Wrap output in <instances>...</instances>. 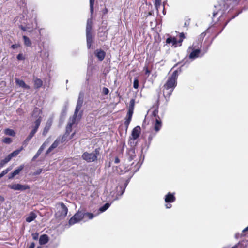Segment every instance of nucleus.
Masks as SVG:
<instances>
[{"mask_svg": "<svg viewBox=\"0 0 248 248\" xmlns=\"http://www.w3.org/2000/svg\"><path fill=\"white\" fill-rule=\"evenodd\" d=\"M100 148H96L92 153L84 152L82 155V158L87 162H95L100 155Z\"/></svg>", "mask_w": 248, "mask_h": 248, "instance_id": "obj_1", "label": "nucleus"}, {"mask_svg": "<svg viewBox=\"0 0 248 248\" xmlns=\"http://www.w3.org/2000/svg\"><path fill=\"white\" fill-rule=\"evenodd\" d=\"M188 49H191L192 50L189 55V59L192 60L203 57L207 52V50L202 51L200 50L199 47L196 48L193 46H189Z\"/></svg>", "mask_w": 248, "mask_h": 248, "instance_id": "obj_2", "label": "nucleus"}, {"mask_svg": "<svg viewBox=\"0 0 248 248\" xmlns=\"http://www.w3.org/2000/svg\"><path fill=\"white\" fill-rule=\"evenodd\" d=\"M84 213L82 211H78L72 217L70 218L68 221L69 225H73L78 223L84 218Z\"/></svg>", "mask_w": 248, "mask_h": 248, "instance_id": "obj_3", "label": "nucleus"}, {"mask_svg": "<svg viewBox=\"0 0 248 248\" xmlns=\"http://www.w3.org/2000/svg\"><path fill=\"white\" fill-rule=\"evenodd\" d=\"M84 93L83 91H80L79 93L78 100L77 103L76 108L74 111V115L78 116V113L81 109L84 100Z\"/></svg>", "mask_w": 248, "mask_h": 248, "instance_id": "obj_4", "label": "nucleus"}, {"mask_svg": "<svg viewBox=\"0 0 248 248\" xmlns=\"http://www.w3.org/2000/svg\"><path fill=\"white\" fill-rule=\"evenodd\" d=\"M184 37V34L183 33H181L180 34V39L178 41L176 40V39L175 37H170L166 39V43L167 44L171 43L172 46H174V47H176L177 46L178 43L180 44V46L181 45V43Z\"/></svg>", "mask_w": 248, "mask_h": 248, "instance_id": "obj_5", "label": "nucleus"}, {"mask_svg": "<svg viewBox=\"0 0 248 248\" xmlns=\"http://www.w3.org/2000/svg\"><path fill=\"white\" fill-rule=\"evenodd\" d=\"M61 205L62 210L56 213V216L59 218H64L67 215L68 208L63 202L59 203Z\"/></svg>", "mask_w": 248, "mask_h": 248, "instance_id": "obj_6", "label": "nucleus"}, {"mask_svg": "<svg viewBox=\"0 0 248 248\" xmlns=\"http://www.w3.org/2000/svg\"><path fill=\"white\" fill-rule=\"evenodd\" d=\"M8 187L15 190L24 191L30 189V186L27 185H21L20 184H15L13 185H9Z\"/></svg>", "mask_w": 248, "mask_h": 248, "instance_id": "obj_7", "label": "nucleus"}, {"mask_svg": "<svg viewBox=\"0 0 248 248\" xmlns=\"http://www.w3.org/2000/svg\"><path fill=\"white\" fill-rule=\"evenodd\" d=\"M78 116L73 114V116L69 119V121L66 127L65 135H69L72 131V126L75 124Z\"/></svg>", "mask_w": 248, "mask_h": 248, "instance_id": "obj_8", "label": "nucleus"}, {"mask_svg": "<svg viewBox=\"0 0 248 248\" xmlns=\"http://www.w3.org/2000/svg\"><path fill=\"white\" fill-rule=\"evenodd\" d=\"M42 121V118L41 117H39L35 122V126L33 127L32 130L31 131L29 135L28 136V137L30 138L31 139L34 136L35 134L38 130L39 127L40 125V124Z\"/></svg>", "mask_w": 248, "mask_h": 248, "instance_id": "obj_9", "label": "nucleus"}, {"mask_svg": "<svg viewBox=\"0 0 248 248\" xmlns=\"http://www.w3.org/2000/svg\"><path fill=\"white\" fill-rule=\"evenodd\" d=\"M176 78H169L166 83L164 85L163 88H167L174 90L177 85Z\"/></svg>", "mask_w": 248, "mask_h": 248, "instance_id": "obj_10", "label": "nucleus"}, {"mask_svg": "<svg viewBox=\"0 0 248 248\" xmlns=\"http://www.w3.org/2000/svg\"><path fill=\"white\" fill-rule=\"evenodd\" d=\"M141 133V128L140 126H137L136 127H134L131 133V137H130L129 141L133 140H135L137 139Z\"/></svg>", "mask_w": 248, "mask_h": 248, "instance_id": "obj_11", "label": "nucleus"}, {"mask_svg": "<svg viewBox=\"0 0 248 248\" xmlns=\"http://www.w3.org/2000/svg\"><path fill=\"white\" fill-rule=\"evenodd\" d=\"M133 110L128 109V112L126 115V117L125 118V121L124 122V125L125 126L126 130H127L130 123L131 121L132 115L133 113Z\"/></svg>", "mask_w": 248, "mask_h": 248, "instance_id": "obj_12", "label": "nucleus"}, {"mask_svg": "<svg viewBox=\"0 0 248 248\" xmlns=\"http://www.w3.org/2000/svg\"><path fill=\"white\" fill-rule=\"evenodd\" d=\"M162 121L159 117L155 118V123L154 124V129L155 133L158 132L162 127Z\"/></svg>", "mask_w": 248, "mask_h": 248, "instance_id": "obj_13", "label": "nucleus"}, {"mask_svg": "<svg viewBox=\"0 0 248 248\" xmlns=\"http://www.w3.org/2000/svg\"><path fill=\"white\" fill-rule=\"evenodd\" d=\"M176 197L174 196V193L168 192L165 196V201L166 203H172L175 202Z\"/></svg>", "mask_w": 248, "mask_h": 248, "instance_id": "obj_14", "label": "nucleus"}, {"mask_svg": "<svg viewBox=\"0 0 248 248\" xmlns=\"http://www.w3.org/2000/svg\"><path fill=\"white\" fill-rule=\"evenodd\" d=\"M116 170L117 173L120 174H124L130 170V169L128 167H125L124 165H120L119 166H117Z\"/></svg>", "mask_w": 248, "mask_h": 248, "instance_id": "obj_15", "label": "nucleus"}, {"mask_svg": "<svg viewBox=\"0 0 248 248\" xmlns=\"http://www.w3.org/2000/svg\"><path fill=\"white\" fill-rule=\"evenodd\" d=\"M158 108H159V101L157 102L156 104L153 105V107L150 108V110L153 109L152 112V116L156 118L159 117L158 114Z\"/></svg>", "mask_w": 248, "mask_h": 248, "instance_id": "obj_16", "label": "nucleus"}, {"mask_svg": "<svg viewBox=\"0 0 248 248\" xmlns=\"http://www.w3.org/2000/svg\"><path fill=\"white\" fill-rule=\"evenodd\" d=\"M95 55L100 61H102L105 56V52L101 50L97 49L95 52Z\"/></svg>", "mask_w": 248, "mask_h": 248, "instance_id": "obj_17", "label": "nucleus"}, {"mask_svg": "<svg viewBox=\"0 0 248 248\" xmlns=\"http://www.w3.org/2000/svg\"><path fill=\"white\" fill-rule=\"evenodd\" d=\"M127 155L129 156L128 160L129 161H132L134 159L136 156L135 150L133 148H131L128 149L127 151Z\"/></svg>", "mask_w": 248, "mask_h": 248, "instance_id": "obj_18", "label": "nucleus"}, {"mask_svg": "<svg viewBox=\"0 0 248 248\" xmlns=\"http://www.w3.org/2000/svg\"><path fill=\"white\" fill-rule=\"evenodd\" d=\"M59 144V140H56L51 146L47 149L46 154H48L51 152L55 148H57Z\"/></svg>", "mask_w": 248, "mask_h": 248, "instance_id": "obj_19", "label": "nucleus"}, {"mask_svg": "<svg viewBox=\"0 0 248 248\" xmlns=\"http://www.w3.org/2000/svg\"><path fill=\"white\" fill-rule=\"evenodd\" d=\"M173 91V90L167 89V88H163V96L166 99L169 98Z\"/></svg>", "mask_w": 248, "mask_h": 248, "instance_id": "obj_20", "label": "nucleus"}, {"mask_svg": "<svg viewBox=\"0 0 248 248\" xmlns=\"http://www.w3.org/2000/svg\"><path fill=\"white\" fill-rule=\"evenodd\" d=\"M39 243L41 245H45L48 241V237L46 234L41 235L39 238Z\"/></svg>", "mask_w": 248, "mask_h": 248, "instance_id": "obj_21", "label": "nucleus"}, {"mask_svg": "<svg viewBox=\"0 0 248 248\" xmlns=\"http://www.w3.org/2000/svg\"><path fill=\"white\" fill-rule=\"evenodd\" d=\"M37 217V216L35 213L33 212H31L30 213L28 217H27L26 218V221L27 222H31L34 220L36 217Z\"/></svg>", "mask_w": 248, "mask_h": 248, "instance_id": "obj_22", "label": "nucleus"}, {"mask_svg": "<svg viewBox=\"0 0 248 248\" xmlns=\"http://www.w3.org/2000/svg\"><path fill=\"white\" fill-rule=\"evenodd\" d=\"M87 46L88 49H90L92 43V33H86Z\"/></svg>", "mask_w": 248, "mask_h": 248, "instance_id": "obj_23", "label": "nucleus"}, {"mask_svg": "<svg viewBox=\"0 0 248 248\" xmlns=\"http://www.w3.org/2000/svg\"><path fill=\"white\" fill-rule=\"evenodd\" d=\"M51 126V122H47L46 124L45 127L44 128V130L42 132V135L43 136H46L47 133H48V131L50 129V127Z\"/></svg>", "mask_w": 248, "mask_h": 248, "instance_id": "obj_24", "label": "nucleus"}, {"mask_svg": "<svg viewBox=\"0 0 248 248\" xmlns=\"http://www.w3.org/2000/svg\"><path fill=\"white\" fill-rule=\"evenodd\" d=\"M92 20L91 19H88L86 25V33H92Z\"/></svg>", "mask_w": 248, "mask_h": 248, "instance_id": "obj_25", "label": "nucleus"}, {"mask_svg": "<svg viewBox=\"0 0 248 248\" xmlns=\"http://www.w3.org/2000/svg\"><path fill=\"white\" fill-rule=\"evenodd\" d=\"M16 82L20 87L26 89H29V86L27 85L24 81L22 80L16 78Z\"/></svg>", "mask_w": 248, "mask_h": 248, "instance_id": "obj_26", "label": "nucleus"}, {"mask_svg": "<svg viewBox=\"0 0 248 248\" xmlns=\"http://www.w3.org/2000/svg\"><path fill=\"white\" fill-rule=\"evenodd\" d=\"M23 147H21L19 149L13 151L12 153L8 155L10 157L11 159H12V157L17 156L20 153V152L23 150Z\"/></svg>", "mask_w": 248, "mask_h": 248, "instance_id": "obj_27", "label": "nucleus"}, {"mask_svg": "<svg viewBox=\"0 0 248 248\" xmlns=\"http://www.w3.org/2000/svg\"><path fill=\"white\" fill-rule=\"evenodd\" d=\"M43 85V81L40 78H36L34 81V86L35 88H39Z\"/></svg>", "mask_w": 248, "mask_h": 248, "instance_id": "obj_28", "label": "nucleus"}, {"mask_svg": "<svg viewBox=\"0 0 248 248\" xmlns=\"http://www.w3.org/2000/svg\"><path fill=\"white\" fill-rule=\"evenodd\" d=\"M10 157L8 155L6 156L4 159L1 160L0 161V167L2 168L4 166V165H5L7 163H8L9 161L11 160Z\"/></svg>", "mask_w": 248, "mask_h": 248, "instance_id": "obj_29", "label": "nucleus"}, {"mask_svg": "<svg viewBox=\"0 0 248 248\" xmlns=\"http://www.w3.org/2000/svg\"><path fill=\"white\" fill-rule=\"evenodd\" d=\"M4 134L6 135L15 136L16 135V132L13 129L6 128L4 130Z\"/></svg>", "mask_w": 248, "mask_h": 248, "instance_id": "obj_30", "label": "nucleus"}, {"mask_svg": "<svg viewBox=\"0 0 248 248\" xmlns=\"http://www.w3.org/2000/svg\"><path fill=\"white\" fill-rule=\"evenodd\" d=\"M23 39L24 40V45L26 46H31V42L29 37H28L26 36H23Z\"/></svg>", "mask_w": 248, "mask_h": 248, "instance_id": "obj_31", "label": "nucleus"}, {"mask_svg": "<svg viewBox=\"0 0 248 248\" xmlns=\"http://www.w3.org/2000/svg\"><path fill=\"white\" fill-rule=\"evenodd\" d=\"M24 167V165H21L18 167V168L16 169L13 173L16 176L20 173V172L23 169Z\"/></svg>", "mask_w": 248, "mask_h": 248, "instance_id": "obj_32", "label": "nucleus"}, {"mask_svg": "<svg viewBox=\"0 0 248 248\" xmlns=\"http://www.w3.org/2000/svg\"><path fill=\"white\" fill-rule=\"evenodd\" d=\"M20 28L24 31H31L33 28V27H28L27 26H24L23 25L20 26Z\"/></svg>", "mask_w": 248, "mask_h": 248, "instance_id": "obj_33", "label": "nucleus"}, {"mask_svg": "<svg viewBox=\"0 0 248 248\" xmlns=\"http://www.w3.org/2000/svg\"><path fill=\"white\" fill-rule=\"evenodd\" d=\"M109 206H110V204L108 203H106L103 206L99 208V211L101 212H104L107 209H108Z\"/></svg>", "mask_w": 248, "mask_h": 248, "instance_id": "obj_34", "label": "nucleus"}, {"mask_svg": "<svg viewBox=\"0 0 248 248\" xmlns=\"http://www.w3.org/2000/svg\"><path fill=\"white\" fill-rule=\"evenodd\" d=\"M49 144V141L48 140H46L43 144L41 146L40 148L38 149L41 152H43L44 149L46 148V147Z\"/></svg>", "mask_w": 248, "mask_h": 248, "instance_id": "obj_35", "label": "nucleus"}, {"mask_svg": "<svg viewBox=\"0 0 248 248\" xmlns=\"http://www.w3.org/2000/svg\"><path fill=\"white\" fill-rule=\"evenodd\" d=\"M49 144V141L48 140H46L43 144L41 146L40 148L38 149L41 152H43L44 149L46 148V147Z\"/></svg>", "mask_w": 248, "mask_h": 248, "instance_id": "obj_36", "label": "nucleus"}, {"mask_svg": "<svg viewBox=\"0 0 248 248\" xmlns=\"http://www.w3.org/2000/svg\"><path fill=\"white\" fill-rule=\"evenodd\" d=\"M49 144V141L48 140H46L43 144L41 146L40 148L38 149L41 152H43L44 149L46 148V147Z\"/></svg>", "mask_w": 248, "mask_h": 248, "instance_id": "obj_37", "label": "nucleus"}, {"mask_svg": "<svg viewBox=\"0 0 248 248\" xmlns=\"http://www.w3.org/2000/svg\"><path fill=\"white\" fill-rule=\"evenodd\" d=\"M49 144V141L48 140H46L43 144L41 146L40 148L38 149L41 152H43L44 149L46 148V147Z\"/></svg>", "mask_w": 248, "mask_h": 248, "instance_id": "obj_38", "label": "nucleus"}, {"mask_svg": "<svg viewBox=\"0 0 248 248\" xmlns=\"http://www.w3.org/2000/svg\"><path fill=\"white\" fill-rule=\"evenodd\" d=\"M154 0L155 1V7L156 10L158 12L159 10V8L161 6V0Z\"/></svg>", "mask_w": 248, "mask_h": 248, "instance_id": "obj_39", "label": "nucleus"}, {"mask_svg": "<svg viewBox=\"0 0 248 248\" xmlns=\"http://www.w3.org/2000/svg\"><path fill=\"white\" fill-rule=\"evenodd\" d=\"M95 0H90V12L91 15L93 13V5Z\"/></svg>", "mask_w": 248, "mask_h": 248, "instance_id": "obj_40", "label": "nucleus"}, {"mask_svg": "<svg viewBox=\"0 0 248 248\" xmlns=\"http://www.w3.org/2000/svg\"><path fill=\"white\" fill-rule=\"evenodd\" d=\"M135 105V100L134 99H132L129 103V107L128 109L133 110L134 108Z\"/></svg>", "mask_w": 248, "mask_h": 248, "instance_id": "obj_41", "label": "nucleus"}, {"mask_svg": "<svg viewBox=\"0 0 248 248\" xmlns=\"http://www.w3.org/2000/svg\"><path fill=\"white\" fill-rule=\"evenodd\" d=\"M2 141L6 144H10L12 141V140L10 138L6 137L2 140Z\"/></svg>", "mask_w": 248, "mask_h": 248, "instance_id": "obj_42", "label": "nucleus"}, {"mask_svg": "<svg viewBox=\"0 0 248 248\" xmlns=\"http://www.w3.org/2000/svg\"><path fill=\"white\" fill-rule=\"evenodd\" d=\"M156 134V133H151L148 138V144H150L151 142H152V140L153 139V138L155 136Z\"/></svg>", "mask_w": 248, "mask_h": 248, "instance_id": "obj_43", "label": "nucleus"}, {"mask_svg": "<svg viewBox=\"0 0 248 248\" xmlns=\"http://www.w3.org/2000/svg\"><path fill=\"white\" fill-rule=\"evenodd\" d=\"M84 216L87 217L89 219H91L95 216L93 213L87 212L86 213H84Z\"/></svg>", "mask_w": 248, "mask_h": 248, "instance_id": "obj_44", "label": "nucleus"}, {"mask_svg": "<svg viewBox=\"0 0 248 248\" xmlns=\"http://www.w3.org/2000/svg\"><path fill=\"white\" fill-rule=\"evenodd\" d=\"M133 87L135 89H138L139 87V80L138 78H135V80L134 81L133 83Z\"/></svg>", "mask_w": 248, "mask_h": 248, "instance_id": "obj_45", "label": "nucleus"}, {"mask_svg": "<svg viewBox=\"0 0 248 248\" xmlns=\"http://www.w3.org/2000/svg\"><path fill=\"white\" fill-rule=\"evenodd\" d=\"M11 170V168H8L6 169L3 170L0 173V174L3 176L4 175H6Z\"/></svg>", "mask_w": 248, "mask_h": 248, "instance_id": "obj_46", "label": "nucleus"}, {"mask_svg": "<svg viewBox=\"0 0 248 248\" xmlns=\"http://www.w3.org/2000/svg\"><path fill=\"white\" fill-rule=\"evenodd\" d=\"M16 112L19 115H22L24 113L23 109L20 108H19L17 109Z\"/></svg>", "mask_w": 248, "mask_h": 248, "instance_id": "obj_47", "label": "nucleus"}, {"mask_svg": "<svg viewBox=\"0 0 248 248\" xmlns=\"http://www.w3.org/2000/svg\"><path fill=\"white\" fill-rule=\"evenodd\" d=\"M31 235L33 240H37L38 239L39 233L38 232L33 233Z\"/></svg>", "mask_w": 248, "mask_h": 248, "instance_id": "obj_48", "label": "nucleus"}, {"mask_svg": "<svg viewBox=\"0 0 248 248\" xmlns=\"http://www.w3.org/2000/svg\"><path fill=\"white\" fill-rule=\"evenodd\" d=\"M180 72V70H175L171 76V78H176L179 76L178 73Z\"/></svg>", "mask_w": 248, "mask_h": 248, "instance_id": "obj_49", "label": "nucleus"}, {"mask_svg": "<svg viewBox=\"0 0 248 248\" xmlns=\"http://www.w3.org/2000/svg\"><path fill=\"white\" fill-rule=\"evenodd\" d=\"M102 93L104 95H108L109 93V90L106 87H103L102 89Z\"/></svg>", "mask_w": 248, "mask_h": 248, "instance_id": "obj_50", "label": "nucleus"}, {"mask_svg": "<svg viewBox=\"0 0 248 248\" xmlns=\"http://www.w3.org/2000/svg\"><path fill=\"white\" fill-rule=\"evenodd\" d=\"M42 169H38L33 173V175H38L42 172Z\"/></svg>", "mask_w": 248, "mask_h": 248, "instance_id": "obj_51", "label": "nucleus"}, {"mask_svg": "<svg viewBox=\"0 0 248 248\" xmlns=\"http://www.w3.org/2000/svg\"><path fill=\"white\" fill-rule=\"evenodd\" d=\"M17 59L18 60H24L25 58L22 53H19L17 56Z\"/></svg>", "mask_w": 248, "mask_h": 248, "instance_id": "obj_52", "label": "nucleus"}, {"mask_svg": "<svg viewBox=\"0 0 248 248\" xmlns=\"http://www.w3.org/2000/svg\"><path fill=\"white\" fill-rule=\"evenodd\" d=\"M30 140L31 139L27 137L26 139L24 140L23 143V145L26 146Z\"/></svg>", "mask_w": 248, "mask_h": 248, "instance_id": "obj_53", "label": "nucleus"}, {"mask_svg": "<svg viewBox=\"0 0 248 248\" xmlns=\"http://www.w3.org/2000/svg\"><path fill=\"white\" fill-rule=\"evenodd\" d=\"M30 140L31 139L27 137L26 139L24 140L23 143V145L26 146Z\"/></svg>", "mask_w": 248, "mask_h": 248, "instance_id": "obj_54", "label": "nucleus"}, {"mask_svg": "<svg viewBox=\"0 0 248 248\" xmlns=\"http://www.w3.org/2000/svg\"><path fill=\"white\" fill-rule=\"evenodd\" d=\"M245 232H247V234H248V226L243 230L242 235L243 236L246 235L247 233H245Z\"/></svg>", "mask_w": 248, "mask_h": 248, "instance_id": "obj_55", "label": "nucleus"}, {"mask_svg": "<svg viewBox=\"0 0 248 248\" xmlns=\"http://www.w3.org/2000/svg\"><path fill=\"white\" fill-rule=\"evenodd\" d=\"M114 162L115 164L119 163L120 162V159L119 157L118 156H116L114 158Z\"/></svg>", "mask_w": 248, "mask_h": 248, "instance_id": "obj_56", "label": "nucleus"}, {"mask_svg": "<svg viewBox=\"0 0 248 248\" xmlns=\"http://www.w3.org/2000/svg\"><path fill=\"white\" fill-rule=\"evenodd\" d=\"M18 46H19V45L16 44H13V45H12L11 46V47H12V48H13V49H16V48H18Z\"/></svg>", "mask_w": 248, "mask_h": 248, "instance_id": "obj_57", "label": "nucleus"}, {"mask_svg": "<svg viewBox=\"0 0 248 248\" xmlns=\"http://www.w3.org/2000/svg\"><path fill=\"white\" fill-rule=\"evenodd\" d=\"M15 176L16 175L12 172L9 175L8 178L9 179H13Z\"/></svg>", "mask_w": 248, "mask_h": 248, "instance_id": "obj_58", "label": "nucleus"}, {"mask_svg": "<svg viewBox=\"0 0 248 248\" xmlns=\"http://www.w3.org/2000/svg\"><path fill=\"white\" fill-rule=\"evenodd\" d=\"M35 244L34 242H32L29 246L28 248H34Z\"/></svg>", "mask_w": 248, "mask_h": 248, "instance_id": "obj_59", "label": "nucleus"}, {"mask_svg": "<svg viewBox=\"0 0 248 248\" xmlns=\"http://www.w3.org/2000/svg\"><path fill=\"white\" fill-rule=\"evenodd\" d=\"M39 156V155L36 154L33 157L32 159V161H34L35 160V159H36L37 158H38Z\"/></svg>", "mask_w": 248, "mask_h": 248, "instance_id": "obj_60", "label": "nucleus"}, {"mask_svg": "<svg viewBox=\"0 0 248 248\" xmlns=\"http://www.w3.org/2000/svg\"><path fill=\"white\" fill-rule=\"evenodd\" d=\"M172 205L170 203H168V204H166V207L167 208H170Z\"/></svg>", "mask_w": 248, "mask_h": 248, "instance_id": "obj_61", "label": "nucleus"}, {"mask_svg": "<svg viewBox=\"0 0 248 248\" xmlns=\"http://www.w3.org/2000/svg\"><path fill=\"white\" fill-rule=\"evenodd\" d=\"M4 201V198L3 196L0 195V201L3 202Z\"/></svg>", "mask_w": 248, "mask_h": 248, "instance_id": "obj_62", "label": "nucleus"}, {"mask_svg": "<svg viewBox=\"0 0 248 248\" xmlns=\"http://www.w3.org/2000/svg\"><path fill=\"white\" fill-rule=\"evenodd\" d=\"M149 73H150L149 70L148 69L146 68V70H145V73H146V74H147V75L149 74ZM148 76H149V75H148Z\"/></svg>", "mask_w": 248, "mask_h": 248, "instance_id": "obj_63", "label": "nucleus"}, {"mask_svg": "<svg viewBox=\"0 0 248 248\" xmlns=\"http://www.w3.org/2000/svg\"><path fill=\"white\" fill-rule=\"evenodd\" d=\"M42 153V152H41L40 150H38L36 154L39 156L40 154Z\"/></svg>", "mask_w": 248, "mask_h": 248, "instance_id": "obj_64", "label": "nucleus"}]
</instances>
